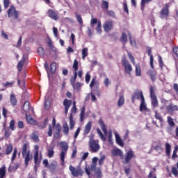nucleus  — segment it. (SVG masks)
I'll list each match as a JSON object with an SVG mask.
<instances>
[{
	"label": "nucleus",
	"mask_w": 178,
	"mask_h": 178,
	"mask_svg": "<svg viewBox=\"0 0 178 178\" xmlns=\"http://www.w3.org/2000/svg\"><path fill=\"white\" fill-rule=\"evenodd\" d=\"M29 143H24L22 146V158L24 159L25 168L29 166V161L33 160V156L31 155V152L29 149Z\"/></svg>",
	"instance_id": "nucleus-1"
},
{
	"label": "nucleus",
	"mask_w": 178,
	"mask_h": 178,
	"mask_svg": "<svg viewBox=\"0 0 178 178\" xmlns=\"http://www.w3.org/2000/svg\"><path fill=\"white\" fill-rule=\"evenodd\" d=\"M7 15L11 20H17L19 19V11L16 10V7L10 6L7 10Z\"/></svg>",
	"instance_id": "nucleus-2"
},
{
	"label": "nucleus",
	"mask_w": 178,
	"mask_h": 178,
	"mask_svg": "<svg viewBox=\"0 0 178 178\" xmlns=\"http://www.w3.org/2000/svg\"><path fill=\"white\" fill-rule=\"evenodd\" d=\"M69 170L72 175L73 177H79V176L82 177L84 175V171L81 169V167H74L72 165L69 166Z\"/></svg>",
	"instance_id": "nucleus-3"
},
{
	"label": "nucleus",
	"mask_w": 178,
	"mask_h": 178,
	"mask_svg": "<svg viewBox=\"0 0 178 178\" xmlns=\"http://www.w3.org/2000/svg\"><path fill=\"white\" fill-rule=\"evenodd\" d=\"M149 94H150V98L152 101V105L154 108L158 106V99L156 98V95H155V88H154V86H150Z\"/></svg>",
	"instance_id": "nucleus-4"
},
{
	"label": "nucleus",
	"mask_w": 178,
	"mask_h": 178,
	"mask_svg": "<svg viewBox=\"0 0 178 178\" xmlns=\"http://www.w3.org/2000/svg\"><path fill=\"white\" fill-rule=\"evenodd\" d=\"M89 147L90 148L91 152H98L101 149L99 141L95 140H90L89 141Z\"/></svg>",
	"instance_id": "nucleus-5"
},
{
	"label": "nucleus",
	"mask_w": 178,
	"mask_h": 178,
	"mask_svg": "<svg viewBox=\"0 0 178 178\" xmlns=\"http://www.w3.org/2000/svg\"><path fill=\"white\" fill-rule=\"evenodd\" d=\"M122 63L126 73H127V74H131V72H133V67H131V64H130L124 57L122 58Z\"/></svg>",
	"instance_id": "nucleus-6"
},
{
	"label": "nucleus",
	"mask_w": 178,
	"mask_h": 178,
	"mask_svg": "<svg viewBox=\"0 0 178 178\" xmlns=\"http://www.w3.org/2000/svg\"><path fill=\"white\" fill-rule=\"evenodd\" d=\"M140 98L141 101H143V99H145L144 98V95L143 94V91L138 90L136 92H134V95L131 96V101L133 104H134V102L136 101V99H140Z\"/></svg>",
	"instance_id": "nucleus-7"
},
{
	"label": "nucleus",
	"mask_w": 178,
	"mask_h": 178,
	"mask_svg": "<svg viewBox=\"0 0 178 178\" xmlns=\"http://www.w3.org/2000/svg\"><path fill=\"white\" fill-rule=\"evenodd\" d=\"M169 16V6L166 4L160 11L161 19H166Z\"/></svg>",
	"instance_id": "nucleus-8"
},
{
	"label": "nucleus",
	"mask_w": 178,
	"mask_h": 178,
	"mask_svg": "<svg viewBox=\"0 0 178 178\" xmlns=\"http://www.w3.org/2000/svg\"><path fill=\"white\" fill-rule=\"evenodd\" d=\"M113 133L115 137L116 144L118 145H120V147H124V142H123V140H122L120 135H119V134H118L116 131H114Z\"/></svg>",
	"instance_id": "nucleus-9"
},
{
	"label": "nucleus",
	"mask_w": 178,
	"mask_h": 178,
	"mask_svg": "<svg viewBox=\"0 0 178 178\" xmlns=\"http://www.w3.org/2000/svg\"><path fill=\"white\" fill-rule=\"evenodd\" d=\"M113 133L115 137L116 144L118 145H120V147H124V142H123V140H122L120 135H119V134H118L116 131H114Z\"/></svg>",
	"instance_id": "nucleus-10"
},
{
	"label": "nucleus",
	"mask_w": 178,
	"mask_h": 178,
	"mask_svg": "<svg viewBox=\"0 0 178 178\" xmlns=\"http://www.w3.org/2000/svg\"><path fill=\"white\" fill-rule=\"evenodd\" d=\"M72 104L73 102L72 100H67V99H65L63 101V106L65 107V113L67 115V112H69V108L72 106Z\"/></svg>",
	"instance_id": "nucleus-11"
},
{
	"label": "nucleus",
	"mask_w": 178,
	"mask_h": 178,
	"mask_svg": "<svg viewBox=\"0 0 178 178\" xmlns=\"http://www.w3.org/2000/svg\"><path fill=\"white\" fill-rule=\"evenodd\" d=\"M47 15L49 16V17H50V19H52L53 20H58V19H59V16L58 15V14L56 13H55V11H54V10L52 9H49L47 11Z\"/></svg>",
	"instance_id": "nucleus-12"
},
{
	"label": "nucleus",
	"mask_w": 178,
	"mask_h": 178,
	"mask_svg": "<svg viewBox=\"0 0 178 178\" xmlns=\"http://www.w3.org/2000/svg\"><path fill=\"white\" fill-rule=\"evenodd\" d=\"M132 158H134V152L133 150H129L125 156V164L127 165Z\"/></svg>",
	"instance_id": "nucleus-13"
},
{
	"label": "nucleus",
	"mask_w": 178,
	"mask_h": 178,
	"mask_svg": "<svg viewBox=\"0 0 178 178\" xmlns=\"http://www.w3.org/2000/svg\"><path fill=\"white\" fill-rule=\"evenodd\" d=\"M104 30L106 33H109L112 30V21H106L104 25Z\"/></svg>",
	"instance_id": "nucleus-14"
},
{
	"label": "nucleus",
	"mask_w": 178,
	"mask_h": 178,
	"mask_svg": "<svg viewBox=\"0 0 178 178\" xmlns=\"http://www.w3.org/2000/svg\"><path fill=\"white\" fill-rule=\"evenodd\" d=\"M58 168V162L56 161H52L50 165H49L48 168L49 169L50 172L52 173H55L56 169Z\"/></svg>",
	"instance_id": "nucleus-15"
},
{
	"label": "nucleus",
	"mask_w": 178,
	"mask_h": 178,
	"mask_svg": "<svg viewBox=\"0 0 178 178\" xmlns=\"http://www.w3.org/2000/svg\"><path fill=\"white\" fill-rule=\"evenodd\" d=\"M112 154L114 155V156H120V158H123V152L118 147L113 149Z\"/></svg>",
	"instance_id": "nucleus-16"
},
{
	"label": "nucleus",
	"mask_w": 178,
	"mask_h": 178,
	"mask_svg": "<svg viewBox=\"0 0 178 178\" xmlns=\"http://www.w3.org/2000/svg\"><path fill=\"white\" fill-rule=\"evenodd\" d=\"M91 127H92V123L91 122V121H89L85 126L83 130L84 136H87L90 133V131H91Z\"/></svg>",
	"instance_id": "nucleus-17"
},
{
	"label": "nucleus",
	"mask_w": 178,
	"mask_h": 178,
	"mask_svg": "<svg viewBox=\"0 0 178 178\" xmlns=\"http://www.w3.org/2000/svg\"><path fill=\"white\" fill-rule=\"evenodd\" d=\"M99 124L102 130V131L104 133L105 136L108 135V129H106V125H105V123H104V120L102 119L99 120Z\"/></svg>",
	"instance_id": "nucleus-18"
},
{
	"label": "nucleus",
	"mask_w": 178,
	"mask_h": 178,
	"mask_svg": "<svg viewBox=\"0 0 178 178\" xmlns=\"http://www.w3.org/2000/svg\"><path fill=\"white\" fill-rule=\"evenodd\" d=\"M38 131H34L30 136L31 138L34 141V143H38L40 141V138L38 137Z\"/></svg>",
	"instance_id": "nucleus-19"
},
{
	"label": "nucleus",
	"mask_w": 178,
	"mask_h": 178,
	"mask_svg": "<svg viewBox=\"0 0 178 178\" xmlns=\"http://www.w3.org/2000/svg\"><path fill=\"white\" fill-rule=\"evenodd\" d=\"M10 102L12 106H16V105H17V99L16 98V95L12 93L10 95Z\"/></svg>",
	"instance_id": "nucleus-20"
},
{
	"label": "nucleus",
	"mask_w": 178,
	"mask_h": 178,
	"mask_svg": "<svg viewBox=\"0 0 178 178\" xmlns=\"http://www.w3.org/2000/svg\"><path fill=\"white\" fill-rule=\"evenodd\" d=\"M140 112H147L148 111V108H147V104H145V99H143L140 105Z\"/></svg>",
	"instance_id": "nucleus-21"
},
{
	"label": "nucleus",
	"mask_w": 178,
	"mask_h": 178,
	"mask_svg": "<svg viewBox=\"0 0 178 178\" xmlns=\"http://www.w3.org/2000/svg\"><path fill=\"white\" fill-rule=\"evenodd\" d=\"M55 127V136L56 137H60V131H62V126H60V124H56Z\"/></svg>",
	"instance_id": "nucleus-22"
},
{
	"label": "nucleus",
	"mask_w": 178,
	"mask_h": 178,
	"mask_svg": "<svg viewBox=\"0 0 178 178\" xmlns=\"http://www.w3.org/2000/svg\"><path fill=\"white\" fill-rule=\"evenodd\" d=\"M60 147L61 148V152H67V149H69V146L67 145V143L61 141L60 143Z\"/></svg>",
	"instance_id": "nucleus-23"
},
{
	"label": "nucleus",
	"mask_w": 178,
	"mask_h": 178,
	"mask_svg": "<svg viewBox=\"0 0 178 178\" xmlns=\"http://www.w3.org/2000/svg\"><path fill=\"white\" fill-rule=\"evenodd\" d=\"M166 110L170 113L175 112V111H178L177 105L170 104L166 107Z\"/></svg>",
	"instance_id": "nucleus-24"
},
{
	"label": "nucleus",
	"mask_w": 178,
	"mask_h": 178,
	"mask_svg": "<svg viewBox=\"0 0 178 178\" xmlns=\"http://www.w3.org/2000/svg\"><path fill=\"white\" fill-rule=\"evenodd\" d=\"M54 149L55 146H51L47 149V156L49 158H54V155L55 154V151H54Z\"/></svg>",
	"instance_id": "nucleus-25"
},
{
	"label": "nucleus",
	"mask_w": 178,
	"mask_h": 178,
	"mask_svg": "<svg viewBox=\"0 0 178 178\" xmlns=\"http://www.w3.org/2000/svg\"><path fill=\"white\" fill-rule=\"evenodd\" d=\"M149 75L150 76L152 81L154 83L156 80V72L154 70L148 71Z\"/></svg>",
	"instance_id": "nucleus-26"
},
{
	"label": "nucleus",
	"mask_w": 178,
	"mask_h": 178,
	"mask_svg": "<svg viewBox=\"0 0 178 178\" xmlns=\"http://www.w3.org/2000/svg\"><path fill=\"white\" fill-rule=\"evenodd\" d=\"M40 154H33L34 165H41V159H40Z\"/></svg>",
	"instance_id": "nucleus-27"
},
{
	"label": "nucleus",
	"mask_w": 178,
	"mask_h": 178,
	"mask_svg": "<svg viewBox=\"0 0 178 178\" xmlns=\"http://www.w3.org/2000/svg\"><path fill=\"white\" fill-rule=\"evenodd\" d=\"M6 175V166L3 165L0 168V178L5 177Z\"/></svg>",
	"instance_id": "nucleus-28"
},
{
	"label": "nucleus",
	"mask_w": 178,
	"mask_h": 178,
	"mask_svg": "<svg viewBox=\"0 0 178 178\" xmlns=\"http://www.w3.org/2000/svg\"><path fill=\"white\" fill-rule=\"evenodd\" d=\"M84 115H86V106H82L80 113V122L84 121Z\"/></svg>",
	"instance_id": "nucleus-29"
},
{
	"label": "nucleus",
	"mask_w": 178,
	"mask_h": 178,
	"mask_svg": "<svg viewBox=\"0 0 178 178\" xmlns=\"http://www.w3.org/2000/svg\"><path fill=\"white\" fill-rule=\"evenodd\" d=\"M123 105H124V96L120 95L118 102V106L120 108L123 106Z\"/></svg>",
	"instance_id": "nucleus-30"
},
{
	"label": "nucleus",
	"mask_w": 178,
	"mask_h": 178,
	"mask_svg": "<svg viewBox=\"0 0 178 178\" xmlns=\"http://www.w3.org/2000/svg\"><path fill=\"white\" fill-rule=\"evenodd\" d=\"M56 72V63H52L50 65V73H51V74H55Z\"/></svg>",
	"instance_id": "nucleus-31"
},
{
	"label": "nucleus",
	"mask_w": 178,
	"mask_h": 178,
	"mask_svg": "<svg viewBox=\"0 0 178 178\" xmlns=\"http://www.w3.org/2000/svg\"><path fill=\"white\" fill-rule=\"evenodd\" d=\"M88 56V48L85 47L82 49V59L84 60Z\"/></svg>",
	"instance_id": "nucleus-32"
},
{
	"label": "nucleus",
	"mask_w": 178,
	"mask_h": 178,
	"mask_svg": "<svg viewBox=\"0 0 178 178\" xmlns=\"http://www.w3.org/2000/svg\"><path fill=\"white\" fill-rule=\"evenodd\" d=\"M74 88V90H76L77 91H80L81 88V86H83V84H81V83L80 82H77L76 83H73L71 84Z\"/></svg>",
	"instance_id": "nucleus-33"
},
{
	"label": "nucleus",
	"mask_w": 178,
	"mask_h": 178,
	"mask_svg": "<svg viewBox=\"0 0 178 178\" xmlns=\"http://www.w3.org/2000/svg\"><path fill=\"white\" fill-rule=\"evenodd\" d=\"M69 121H70V129L71 130H73V129H74V120H73V115L72 114H70V115Z\"/></svg>",
	"instance_id": "nucleus-34"
},
{
	"label": "nucleus",
	"mask_w": 178,
	"mask_h": 178,
	"mask_svg": "<svg viewBox=\"0 0 178 178\" xmlns=\"http://www.w3.org/2000/svg\"><path fill=\"white\" fill-rule=\"evenodd\" d=\"M15 86V82L14 81H12L11 82H6L3 83V86L5 87V88H10Z\"/></svg>",
	"instance_id": "nucleus-35"
},
{
	"label": "nucleus",
	"mask_w": 178,
	"mask_h": 178,
	"mask_svg": "<svg viewBox=\"0 0 178 178\" xmlns=\"http://www.w3.org/2000/svg\"><path fill=\"white\" fill-rule=\"evenodd\" d=\"M12 151H13V146L12 145H7L6 155H10V154H12Z\"/></svg>",
	"instance_id": "nucleus-36"
},
{
	"label": "nucleus",
	"mask_w": 178,
	"mask_h": 178,
	"mask_svg": "<svg viewBox=\"0 0 178 178\" xmlns=\"http://www.w3.org/2000/svg\"><path fill=\"white\" fill-rule=\"evenodd\" d=\"M120 41L121 42H122L124 45L127 43V35H126V33H122V36L120 38Z\"/></svg>",
	"instance_id": "nucleus-37"
},
{
	"label": "nucleus",
	"mask_w": 178,
	"mask_h": 178,
	"mask_svg": "<svg viewBox=\"0 0 178 178\" xmlns=\"http://www.w3.org/2000/svg\"><path fill=\"white\" fill-rule=\"evenodd\" d=\"M26 59H24V57L23 58V60H21L18 64H17V70L20 72L23 69V65H24V61Z\"/></svg>",
	"instance_id": "nucleus-38"
},
{
	"label": "nucleus",
	"mask_w": 178,
	"mask_h": 178,
	"mask_svg": "<svg viewBox=\"0 0 178 178\" xmlns=\"http://www.w3.org/2000/svg\"><path fill=\"white\" fill-rule=\"evenodd\" d=\"M63 133H64L66 136L69 134V125H67V123H65L63 125Z\"/></svg>",
	"instance_id": "nucleus-39"
},
{
	"label": "nucleus",
	"mask_w": 178,
	"mask_h": 178,
	"mask_svg": "<svg viewBox=\"0 0 178 178\" xmlns=\"http://www.w3.org/2000/svg\"><path fill=\"white\" fill-rule=\"evenodd\" d=\"M136 76H137V77L141 76V67H140L138 64L136 65Z\"/></svg>",
	"instance_id": "nucleus-40"
},
{
	"label": "nucleus",
	"mask_w": 178,
	"mask_h": 178,
	"mask_svg": "<svg viewBox=\"0 0 178 178\" xmlns=\"http://www.w3.org/2000/svg\"><path fill=\"white\" fill-rule=\"evenodd\" d=\"M128 37L129 38V42L131 47H136L137 45V43L136 42V40H133L131 33H128Z\"/></svg>",
	"instance_id": "nucleus-41"
},
{
	"label": "nucleus",
	"mask_w": 178,
	"mask_h": 178,
	"mask_svg": "<svg viewBox=\"0 0 178 178\" xmlns=\"http://www.w3.org/2000/svg\"><path fill=\"white\" fill-rule=\"evenodd\" d=\"M97 132L98 135L99 136L101 140H102V141H106V138H105V136H104V134H102V132L101 131V129H99V128L97 129Z\"/></svg>",
	"instance_id": "nucleus-42"
},
{
	"label": "nucleus",
	"mask_w": 178,
	"mask_h": 178,
	"mask_svg": "<svg viewBox=\"0 0 178 178\" xmlns=\"http://www.w3.org/2000/svg\"><path fill=\"white\" fill-rule=\"evenodd\" d=\"M30 109V103L28 101L24 102L23 105V111L27 112Z\"/></svg>",
	"instance_id": "nucleus-43"
},
{
	"label": "nucleus",
	"mask_w": 178,
	"mask_h": 178,
	"mask_svg": "<svg viewBox=\"0 0 178 178\" xmlns=\"http://www.w3.org/2000/svg\"><path fill=\"white\" fill-rule=\"evenodd\" d=\"M77 22L79 23V24H83V18L81 17V15L79 14L78 13H74Z\"/></svg>",
	"instance_id": "nucleus-44"
},
{
	"label": "nucleus",
	"mask_w": 178,
	"mask_h": 178,
	"mask_svg": "<svg viewBox=\"0 0 178 178\" xmlns=\"http://www.w3.org/2000/svg\"><path fill=\"white\" fill-rule=\"evenodd\" d=\"M108 8H109V3H108V1L105 0H103L102 3V8L107 10Z\"/></svg>",
	"instance_id": "nucleus-45"
},
{
	"label": "nucleus",
	"mask_w": 178,
	"mask_h": 178,
	"mask_svg": "<svg viewBox=\"0 0 178 178\" xmlns=\"http://www.w3.org/2000/svg\"><path fill=\"white\" fill-rule=\"evenodd\" d=\"M167 122L170 127H175V121H173L172 117H168Z\"/></svg>",
	"instance_id": "nucleus-46"
},
{
	"label": "nucleus",
	"mask_w": 178,
	"mask_h": 178,
	"mask_svg": "<svg viewBox=\"0 0 178 178\" xmlns=\"http://www.w3.org/2000/svg\"><path fill=\"white\" fill-rule=\"evenodd\" d=\"M16 156H17V148H15L13 152V155L11 157V162H15V159H16Z\"/></svg>",
	"instance_id": "nucleus-47"
},
{
	"label": "nucleus",
	"mask_w": 178,
	"mask_h": 178,
	"mask_svg": "<svg viewBox=\"0 0 178 178\" xmlns=\"http://www.w3.org/2000/svg\"><path fill=\"white\" fill-rule=\"evenodd\" d=\"M72 67H73L74 72H77V70H79V61H77V59H75L74 60Z\"/></svg>",
	"instance_id": "nucleus-48"
},
{
	"label": "nucleus",
	"mask_w": 178,
	"mask_h": 178,
	"mask_svg": "<svg viewBox=\"0 0 178 178\" xmlns=\"http://www.w3.org/2000/svg\"><path fill=\"white\" fill-rule=\"evenodd\" d=\"M152 0H141V9L144 10V8H145V3H149Z\"/></svg>",
	"instance_id": "nucleus-49"
},
{
	"label": "nucleus",
	"mask_w": 178,
	"mask_h": 178,
	"mask_svg": "<svg viewBox=\"0 0 178 178\" xmlns=\"http://www.w3.org/2000/svg\"><path fill=\"white\" fill-rule=\"evenodd\" d=\"M172 150V146L169 143H165V151L167 155L170 154V151Z\"/></svg>",
	"instance_id": "nucleus-50"
},
{
	"label": "nucleus",
	"mask_w": 178,
	"mask_h": 178,
	"mask_svg": "<svg viewBox=\"0 0 178 178\" xmlns=\"http://www.w3.org/2000/svg\"><path fill=\"white\" fill-rule=\"evenodd\" d=\"M26 122L29 123V124H34L35 123V120L33 119V117L31 116H26Z\"/></svg>",
	"instance_id": "nucleus-51"
},
{
	"label": "nucleus",
	"mask_w": 178,
	"mask_h": 178,
	"mask_svg": "<svg viewBox=\"0 0 178 178\" xmlns=\"http://www.w3.org/2000/svg\"><path fill=\"white\" fill-rule=\"evenodd\" d=\"M65 154H67V152H61L60 154L62 165L65 164Z\"/></svg>",
	"instance_id": "nucleus-52"
},
{
	"label": "nucleus",
	"mask_w": 178,
	"mask_h": 178,
	"mask_svg": "<svg viewBox=\"0 0 178 178\" xmlns=\"http://www.w3.org/2000/svg\"><path fill=\"white\" fill-rule=\"evenodd\" d=\"M38 54L40 55V56H44L45 54V51L44 50V48L39 47L37 50Z\"/></svg>",
	"instance_id": "nucleus-53"
},
{
	"label": "nucleus",
	"mask_w": 178,
	"mask_h": 178,
	"mask_svg": "<svg viewBox=\"0 0 178 178\" xmlns=\"http://www.w3.org/2000/svg\"><path fill=\"white\" fill-rule=\"evenodd\" d=\"M155 118L159 120L160 123H162V122H163V118H162L161 114L158 113L157 111H155Z\"/></svg>",
	"instance_id": "nucleus-54"
},
{
	"label": "nucleus",
	"mask_w": 178,
	"mask_h": 178,
	"mask_svg": "<svg viewBox=\"0 0 178 178\" xmlns=\"http://www.w3.org/2000/svg\"><path fill=\"white\" fill-rule=\"evenodd\" d=\"M123 9H124V12H126V13L129 15V8L127 7V1L126 0H124Z\"/></svg>",
	"instance_id": "nucleus-55"
},
{
	"label": "nucleus",
	"mask_w": 178,
	"mask_h": 178,
	"mask_svg": "<svg viewBox=\"0 0 178 178\" xmlns=\"http://www.w3.org/2000/svg\"><path fill=\"white\" fill-rule=\"evenodd\" d=\"M76 79H77V72H75L74 73V76L70 78V83H71V84H74L76 82Z\"/></svg>",
	"instance_id": "nucleus-56"
},
{
	"label": "nucleus",
	"mask_w": 178,
	"mask_h": 178,
	"mask_svg": "<svg viewBox=\"0 0 178 178\" xmlns=\"http://www.w3.org/2000/svg\"><path fill=\"white\" fill-rule=\"evenodd\" d=\"M3 3L4 9H8L9 8V5H10V1L3 0Z\"/></svg>",
	"instance_id": "nucleus-57"
},
{
	"label": "nucleus",
	"mask_w": 178,
	"mask_h": 178,
	"mask_svg": "<svg viewBox=\"0 0 178 178\" xmlns=\"http://www.w3.org/2000/svg\"><path fill=\"white\" fill-rule=\"evenodd\" d=\"M95 175H96V177H97V178H101V177H102V171L101 170L100 168H98V169L96 170Z\"/></svg>",
	"instance_id": "nucleus-58"
},
{
	"label": "nucleus",
	"mask_w": 178,
	"mask_h": 178,
	"mask_svg": "<svg viewBox=\"0 0 178 178\" xmlns=\"http://www.w3.org/2000/svg\"><path fill=\"white\" fill-rule=\"evenodd\" d=\"M102 25L101 24V22L99 21L97 22V26L96 28L97 33H99V34H101V31H102Z\"/></svg>",
	"instance_id": "nucleus-59"
},
{
	"label": "nucleus",
	"mask_w": 178,
	"mask_h": 178,
	"mask_svg": "<svg viewBox=\"0 0 178 178\" xmlns=\"http://www.w3.org/2000/svg\"><path fill=\"white\" fill-rule=\"evenodd\" d=\"M95 84H97V77H93L92 79V81H91V82L90 83V87L91 88H92L94 87Z\"/></svg>",
	"instance_id": "nucleus-60"
},
{
	"label": "nucleus",
	"mask_w": 178,
	"mask_h": 178,
	"mask_svg": "<svg viewBox=\"0 0 178 178\" xmlns=\"http://www.w3.org/2000/svg\"><path fill=\"white\" fill-rule=\"evenodd\" d=\"M127 55H128L129 60H131V62L134 65V63H136L134 61V57L133 56L131 53L128 52Z\"/></svg>",
	"instance_id": "nucleus-61"
},
{
	"label": "nucleus",
	"mask_w": 178,
	"mask_h": 178,
	"mask_svg": "<svg viewBox=\"0 0 178 178\" xmlns=\"http://www.w3.org/2000/svg\"><path fill=\"white\" fill-rule=\"evenodd\" d=\"M154 149L159 153L162 152V151H163V149H162V147L161 145H156L154 147Z\"/></svg>",
	"instance_id": "nucleus-62"
},
{
	"label": "nucleus",
	"mask_w": 178,
	"mask_h": 178,
	"mask_svg": "<svg viewBox=\"0 0 178 178\" xmlns=\"http://www.w3.org/2000/svg\"><path fill=\"white\" fill-rule=\"evenodd\" d=\"M10 129L13 131L15 130V120H12L10 122Z\"/></svg>",
	"instance_id": "nucleus-63"
},
{
	"label": "nucleus",
	"mask_w": 178,
	"mask_h": 178,
	"mask_svg": "<svg viewBox=\"0 0 178 178\" xmlns=\"http://www.w3.org/2000/svg\"><path fill=\"white\" fill-rule=\"evenodd\" d=\"M173 88H174V90L176 92V95H178V84L177 83H174L173 84Z\"/></svg>",
	"instance_id": "nucleus-64"
}]
</instances>
